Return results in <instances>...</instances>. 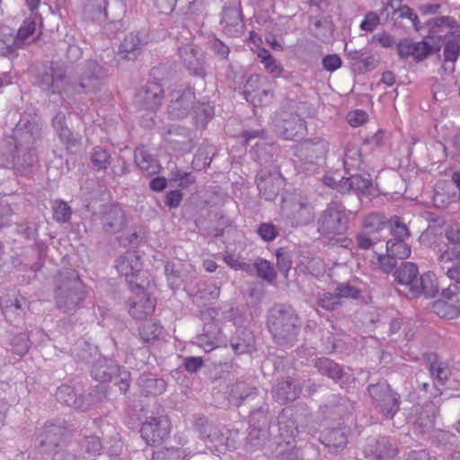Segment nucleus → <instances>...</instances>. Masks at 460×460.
Masks as SVG:
<instances>
[{"instance_id":"nucleus-1","label":"nucleus","mask_w":460,"mask_h":460,"mask_svg":"<svg viewBox=\"0 0 460 460\" xmlns=\"http://www.w3.org/2000/svg\"><path fill=\"white\" fill-rule=\"evenodd\" d=\"M41 129L40 118L35 111L23 112L4 141L6 150L0 156V165L21 174L30 173L38 161L33 146L40 139Z\"/></svg>"},{"instance_id":"nucleus-2","label":"nucleus","mask_w":460,"mask_h":460,"mask_svg":"<svg viewBox=\"0 0 460 460\" xmlns=\"http://www.w3.org/2000/svg\"><path fill=\"white\" fill-rule=\"evenodd\" d=\"M38 84L49 93L65 94L67 98L83 93H95L102 84V67L95 61H88L81 68L79 84H72L61 66L51 65L40 75Z\"/></svg>"},{"instance_id":"nucleus-3","label":"nucleus","mask_w":460,"mask_h":460,"mask_svg":"<svg viewBox=\"0 0 460 460\" xmlns=\"http://www.w3.org/2000/svg\"><path fill=\"white\" fill-rule=\"evenodd\" d=\"M268 326L277 344L292 346L299 332L298 317L284 305L273 307L269 314Z\"/></svg>"},{"instance_id":"nucleus-4","label":"nucleus","mask_w":460,"mask_h":460,"mask_svg":"<svg viewBox=\"0 0 460 460\" xmlns=\"http://www.w3.org/2000/svg\"><path fill=\"white\" fill-rule=\"evenodd\" d=\"M282 218L291 226H305L314 218V206L301 190L286 192L280 210Z\"/></svg>"},{"instance_id":"nucleus-5","label":"nucleus","mask_w":460,"mask_h":460,"mask_svg":"<svg viewBox=\"0 0 460 460\" xmlns=\"http://www.w3.org/2000/svg\"><path fill=\"white\" fill-rule=\"evenodd\" d=\"M353 213L338 201L330 202L318 218V232L329 240L343 235Z\"/></svg>"},{"instance_id":"nucleus-6","label":"nucleus","mask_w":460,"mask_h":460,"mask_svg":"<svg viewBox=\"0 0 460 460\" xmlns=\"http://www.w3.org/2000/svg\"><path fill=\"white\" fill-rule=\"evenodd\" d=\"M84 297V287L78 274L73 270L67 271L65 279L56 290L58 306L65 312H70L80 307Z\"/></svg>"},{"instance_id":"nucleus-7","label":"nucleus","mask_w":460,"mask_h":460,"mask_svg":"<svg viewBox=\"0 0 460 460\" xmlns=\"http://www.w3.org/2000/svg\"><path fill=\"white\" fill-rule=\"evenodd\" d=\"M171 429L170 419L159 407L156 412L146 416L140 429L141 438L147 445L157 446L169 438Z\"/></svg>"},{"instance_id":"nucleus-8","label":"nucleus","mask_w":460,"mask_h":460,"mask_svg":"<svg viewBox=\"0 0 460 460\" xmlns=\"http://www.w3.org/2000/svg\"><path fill=\"white\" fill-rule=\"evenodd\" d=\"M367 390L381 413L386 419H393L400 409V395L385 382L371 385Z\"/></svg>"},{"instance_id":"nucleus-9","label":"nucleus","mask_w":460,"mask_h":460,"mask_svg":"<svg viewBox=\"0 0 460 460\" xmlns=\"http://www.w3.org/2000/svg\"><path fill=\"white\" fill-rule=\"evenodd\" d=\"M146 283L143 281L134 284L129 280V288L135 296L129 302V314L137 319H143L151 314L155 307V300L146 290Z\"/></svg>"},{"instance_id":"nucleus-10","label":"nucleus","mask_w":460,"mask_h":460,"mask_svg":"<svg viewBox=\"0 0 460 460\" xmlns=\"http://www.w3.org/2000/svg\"><path fill=\"white\" fill-rule=\"evenodd\" d=\"M244 99L252 105H267L273 98L270 82L266 76L252 75L243 92Z\"/></svg>"},{"instance_id":"nucleus-11","label":"nucleus","mask_w":460,"mask_h":460,"mask_svg":"<svg viewBox=\"0 0 460 460\" xmlns=\"http://www.w3.org/2000/svg\"><path fill=\"white\" fill-rule=\"evenodd\" d=\"M275 132L287 140H297L305 133L306 127L299 115L281 112L274 119Z\"/></svg>"},{"instance_id":"nucleus-12","label":"nucleus","mask_w":460,"mask_h":460,"mask_svg":"<svg viewBox=\"0 0 460 460\" xmlns=\"http://www.w3.org/2000/svg\"><path fill=\"white\" fill-rule=\"evenodd\" d=\"M116 269L128 283L129 280L134 284L143 281L144 284L146 283V288L150 287V281L146 278L147 273L142 270V261L136 252H128L119 256L116 262Z\"/></svg>"},{"instance_id":"nucleus-13","label":"nucleus","mask_w":460,"mask_h":460,"mask_svg":"<svg viewBox=\"0 0 460 460\" xmlns=\"http://www.w3.org/2000/svg\"><path fill=\"white\" fill-rule=\"evenodd\" d=\"M225 6L221 17L222 31L230 37L240 36L244 29L241 13V0H222Z\"/></svg>"},{"instance_id":"nucleus-14","label":"nucleus","mask_w":460,"mask_h":460,"mask_svg":"<svg viewBox=\"0 0 460 460\" xmlns=\"http://www.w3.org/2000/svg\"><path fill=\"white\" fill-rule=\"evenodd\" d=\"M67 433V428L59 420H50L39 429L36 439L42 452L48 453L58 447Z\"/></svg>"},{"instance_id":"nucleus-15","label":"nucleus","mask_w":460,"mask_h":460,"mask_svg":"<svg viewBox=\"0 0 460 460\" xmlns=\"http://www.w3.org/2000/svg\"><path fill=\"white\" fill-rule=\"evenodd\" d=\"M195 100V93L190 88L176 89L171 93L168 113L172 119L185 117Z\"/></svg>"},{"instance_id":"nucleus-16","label":"nucleus","mask_w":460,"mask_h":460,"mask_svg":"<svg viewBox=\"0 0 460 460\" xmlns=\"http://www.w3.org/2000/svg\"><path fill=\"white\" fill-rule=\"evenodd\" d=\"M36 29V22L33 19L27 18L18 30L17 35L12 44L5 41H0L1 54L9 58H13L16 55V50L22 48L26 40L31 36Z\"/></svg>"},{"instance_id":"nucleus-17","label":"nucleus","mask_w":460,"mask_h":460,"mask_svg":"<svg viewBox=\"0 0 460 460\" xmlns=\"http://www.w3.org/2000/svg\"><path fill=\"white\" fill-rule=\"evenodd\" d=\"M397 53L402 59L412 58L415 61L424 60L431 53V46L425 40L414 42L402 39L396 44Z\"/></svg>"},{"instance_id":"nucleus-18","label":"nucleus","mask_w":460,"mask_h":460,"mask_svg":"<svg viewBox=\"0 0 460 460\" xmlns=\"http://www.w3.org/2000/svg\"><path fill=\"white\" fill-rule=\"evenodd\" d=\"M117 372H119L121 380L119 390L122 393H126L129 387V374L127 371L121 370L119 367L112 366L111 364L108 365L107 360H105L104 365L101 362L94 364L92 369L93 378L103 383L111 379L113 375Z\"/></svg>"},{"instance_id":"nucleus-19","label":"nucleus","mask_w":460,"mask_h":460,"mask_svg":"<svg viewBox=\"0 0 460 460\" xmlns=\"http://www.w3.org/2000/svg\"><path fill=\"white\" fill-rule=\"evenodd\" d=\"M164 90L156 82H148L137 94L136 102L146 110H154L161 104Z\"/></svg>"},{"instance_id":"nucleus-20","label":"nucleus","mask_w":460,"mask_h":460,"mask_svg":"<svg viewBox=\"0 0 460 460\" xmlns=\"http://www.w3.org/2000/svg\"><path fill=\"white\" fill-rule=\"evenodd\" d=\"M364 453L378 460H385L396 454V448L387 438H370L364 447Z\"/></svg>"},{"instance_id":"nucleus-21","label":"nucleus","mask_w":460,"mask_h":460,"mask_svg":"<svg viewBox=\"0 0 460 460\" xmlns=\"http://www.w3.org/2000/svg\"><path fill=\"white\" fill-rule=\"evenodd\" d=\"M56 397L59 402L81 411L88 410L93 402L91 394L88 398L78 397L75 389L68 385L59 386L56 392Z\"/></svg>"},{"instance_id":"nucleus-22","label":"nucleus","mask_w":460,"mask_h":460,"mask_svg":"<svg viewBox=\"0 0 460 460\" xmlns=\"http://www.w3.org/2000/svg\"><path fill=\"white\" fill-rule=\"evenodd\" d=\"M179 54L187 69L192 75L202 78L205 76L202 55L199 54L192 46L186 45L184 47H181L179 49Z\"/></svg>"},{"instance_id":"nucleus-23","label":"nucleus","mask_w":460,"mask_h":460,"mask_svg":"<svg viewBox=\"0 0 460 460\" xmlns=\"http://www.w3.org/2000/svg\"><path fill=\"white\" fill-rule=\"evenodd\" d=\"M179 54L187 69L192 75L202 78L205 76L202 55L199 54L192 46L186 45L184 47H181L179 49Z\"/></svg>"},{"instance_id":"nucleus-24","label":"nucleus","mask_w":460,"mask_h":460,"mask_svg":"<svg viewBox=\"0 0 460 460\" xmlns=\"http://www.w3.org/2000/svg\"><path fill=\"white\" fill-rule=\"evenodd\" d=\"M256 181L260 194L266 200L274 199L283 186V179L279 175L264 176L261 172Z\"/></svg>"},{"instance_id":"nucleus-25","label":"nucleus","mask_w":460,"mask_h":460,"mask_svg":"<svg viewBox=\"0 0 460 460\" xmlns=\"http://www.w3.org/2000/svg\"><path fill=\"white\" fill-rule=\"evenodd\" d=\"M438 282L435 273L428 271L424 273L414 285L411 286L413 296L424 295L427 297H433L438 293Z\"/></svg>"},{"instance_id":"nucleus-26","label":"nucleus","mask_w":460,"mask_h":460,"mask_svg":"<svg viewBox=\"0 0 460 460\" xmlns=\"http://www.w3.org/2000/svg\"><path fill=\"white\" fill-rule=\"evenodd\" d=\"M200 433L203 438L211 444L208 447L210 448L214 447L215 451L221 453L223 450L229 448L228 438L218 427L207 423L202 427Z\"/></svg>"},{"instance_id":"nucleus-27","label":"nucleus","mask_w":460,"mask_h":460,"mask_svg":"<svg viewBox=\"0 0 460 460\" xmlns=\"http://www.w3.org/2000/svg\"><path fill=\"white\" fill-rule=\"evenodd\" d=\"M52 127L58 136L60 141L67 147L75 146L80 137L74 135L66 122V115L58 111L52 119Z\"/></svg>"},{"instance_id":"nucleus-28","label":"nucleus","mask_w":460,"mask_h":460,"mask_svg":"<svg viewBox=\"0 0 460 460\" xmlns=\"http://www.w3.org/2000/svg\"><path fill=\"white\" fill-rule=\"evenodd\" d=\"M371 186V180L358 173L349 177H342L338 183L337 190L345 193L353 191L363 193Z\"/></svg>"},{"instance_id":"nucleus-29","label":"nucleus","mask_w":460,"mask_h":460,"mask_svg":"<svg viewBox=\"0 0 460 460\" xmlns=\"http://www.w3.org/2000/svg\"><path fill=\"white\" fill-rule=\"evenodd\" d=\"M301 392L300 386L294 385L291 380L279 383L272 391L273 397L279 403L295 401Z\"/></svg>"},{"instance_id":"nucleus-30","label":"nucleus","mask_w":460,"mask_h":460,"mask_svg":"<svg viewBox=\"0 0 460 460\" xmlns=\"http://www.w3.org/2000/svg\"><path fill=\"white\" fill-rule=\"evenodd\" d=\"M321 442L330 449V451H338L343 449L348 443L347 433L341 429H332L323 431L320 436Z\"/></svg>"},{"instance_id":"nucleus-31","label":"nucleus","mask_w":460,"mask_h":460,"mask_svg":"<svg viewBox=\"0 0 460 460\" xmlns=\"http://www.w3.org/2000/svg\"><path fill=\"white\" fill-rule=\"evenodd\" d=\"M211 328L212 325L210 323H206L204 326L205 332L196 338L195 343L203 349L205 352H209L225 344L226 340V337L223 336L221 331H218L216 335L210 337L209 332Z\"/></svg>"},{"instance_id":"nucleus-32","label":"nucleus","mask_w":460,"mask_h":460,"mask_svg":"<svg viewBox=\"0 0 460 460\" xmlns=\"http://www.w3.org/2000/svg\"><path fill=\"white\" fill-rule=\"evenodd\" d=\"M107 0H84L83 15L87 20L102 21L107 18Z\"/></svg>"},{"instance_id":"nucleus-33","label":"nucleus","mask_w":460,"mask_h":460,"mask_svg":"<svg viewBox=\"0 0 460 460\" xmlns=\"http://www.w3.org/2000/svg\"><path fill=\"white\" fill-rule=\"evenodd\" d=\"M230 343L236 354L249 353L254 348V336L247 329L237 330L236 335L231 339Z\"/></svg>"},{"instance_id":"nucleus-34","label":"nucleus","mask_w":460,"mask_h":460,"mask_svg":"<svg viewBox=\"0 0 460 460\" xmlns=\"http://www.w3.org/2000/svg\"><path fill=\"white\" fill-rule=\"evenodd\" d=\"M143 42L137 33L130 32L124 38L119 46V54L122 58L131 60L140 53Z\"/></svg>"},{"instance_id":"nucleus-35","label":"nucleus","mask_w":460,"mask_h":460,"mask_svg":"<svg viewBox=\"0 0 460 460\" xmlns=\"http://www.w3.org/2000/svg\"><path fill=\"white\" fill-rule=\"evenodd\" d=\"M125 224L124 211L118 206H112L103 217V228L106 232H119Z\"/></svg>"},{"instance_id":"nucleus-36","label":"nucleus","mask_w":460,"mask_h":460,"mask_svg":"<svg viewBox=\"0 0 460 460\" xmlns=\"http://www.w3.org/2000/svg\"><path fill=\"white\" fill-rule=\"evenodd\" d=\"M395 279L398 283L409 287L411 292V286L415 284L418 279V268L415 263H402L394 272Z\"/></svg>"},{"instance_id":"nucleus-37","label":"nucleus","mask_w":460,"mask_h":460,"mask_svg":"<svg viewBox=\"0 0 460 460\" xmlns=\"http://www.w3.org/2000/svg\"><path fill=\"white\" fill-rule=\"evenodd\" d=\"M135 161L138 168L147 174H155L158 172L159 165L156 161L144 147L135 150Z\"/></svg>"},{"instance_id":"nucleus-38","label":"nucleus","mask_w":460,"mask_h":460,"mask_svg":"<svg viewBox=\"0 0 460 460\" xmlns=\"http://www.w3.org/2000/svg\"><path fill=\"white\" fill-rule=\"evenodd\" d=\"M138 385L146 394L158 395L165 391L166 384L164 379L154 377L152 375H141Z\"/></svg>"},{"instance_id":"nucleus-39","label":"nucleus","mask_w":460,"mask_h":460,"mask_svg":"<svg viewBox=\"0 0 460 460\" xmlns=\"http://www.w3.org/2000/svg\"><path fill=\"white\" fill-rule=\"evenodd\" d=\"M257 56L263 65L265 70L272 75V77H280L284 69L279 62L273 58L270 51L266 49H260Z\"/></svg>"},{"instance_id":"nucleus-40","label":"nucleus","mask_w":460,"mask_h":460,"mask_svg":"<svg viewBox=\"0 0 460 460\" xmlns=\"http://www.w3.org/2000/svg\"><path fill=\"white\" fill-rule=\"evenodd\" d=\"M302 149L308 153L306 159L310 163H314V160H318L323 157L328 150V142L324 139H319L316 142H305L302 145Z\"/></svg>"},{"instance_id":"nucleus-41","label":"nucleus","mask_w":460,"mask_h":460,"mask_svg":"<svg viewBox=\"0 0 460 460\" xmlns=\"http://www.w3.org/2000/svg\"><path fill=\"white\" fill-rule=\"evenodd\" d=\"M314 367L318 369L320 374L327 376L335 381L342 376L341 367L330 358H318L314 363Z\"/></svg>"},{"instance_id":"nucleus-42","label":"nucleus","mask_w":460,"mask_h":460,"mask_svg":"<svg viewBox=\"0 0 460 460\" xmlns=\"http://www.w3.org/2000/svg\"><path fill=\"white\" fill-rule=\"evenodd\" d=\"M343 164L348 172L354 170H363L361 153L357 146H349L346 148Z\"/></svg>"},{"instance_id":"nucleus-43","label":"nucleus","mask_w":460,"mask_h":460,"mask_svg":"<svg viewBox=\"0 0 460 460\" xmlns=\"http://www.w3.org/2000/svg\"><path fill=\"white\" fill-rule=\"evenodd\" d=\"M446 274L448 279L455 283H452L447 288L442 289V296L446 299L451 300L459 293L458 284H460V266L455 265L448 268Z\"/></svg>"},{"instance_id":"nucleus-44","label":"nucleus","mask_w":460,"mask_h":460,"mask_svg":"<svg viewBox=\"0 0 460 460\" xmlns=\"http://www.w3.org/2000/svg\"><path fill=\"white\" fill-rule=\"evenodd\" d=\"M194 119L197 128H205L214 115V107L208 102H199L194 108Z\"/></svg>"},{"instance_id":"nucleus-45","label":"nucleus","mask_w":460,"mask_h":460,"mask_svg":"<svg viewBox=\"0 0 460 460\" xmlns=\"http://www.w3.org/2000/svg\"><path fill=\"white\" fill-rule=\"evenodd\" d=\"M386 252L391 257H396L399 260H405L411 255V247L405 241L388 240L386 243Z\"/></svg>"},{"instance_id":"nucleus-46","label":"nucleus","mask_w":460,"mask_h":460,"mask_svg":"<svg viewBox=\"0 0 460 460\" xmlns=\"http://www.w3.org/2000/svg\"><path fill=\"white\" fill-rule=\"evenodd\" d=\"M269 438V430L265 426L263 428L256 429L254 424H252V429L250 430L249 435L247 437V447L251 449L262 447L265 446L266 441Z\"/></svg>"},{"instance_id":"nucleus-47","label":"nucleus","mask_w":460,"mask_h":460,"mask_svg":"<svg viewBox=\"0 0 460 460\" xmlns=\"http://www.w3.org/2000/svg\"><path fill=\"white\" fill-rule=\"evenodd\" d=\"M111 160L110 152L102 146H96L91 153V163L96 170H105Z\"/></svg>"},{"instance_id":"nucleus-48","label":"nucleus","mask_w":460,"mask_h":460,"mask_svg":"<svg viewBox=\"0 0 460 460\" xmlns=\"http://www.w3.org/2000/svg\"><path fill=\"white\" fill-rule=\"evenodd\" d=\"M162 332L163 327L157 322H146L139 329L140 337L146 342L159 339Z\"/></svg>"},{"instance_id":"nucleus-49","label":"nucleus","mask_w":460,"mask_h":460,"mask_svg":"<svg viewBox=\"0 0 460 460\" xmlns=\"http://www.w3.org/2000/svg\"><path fill=\"white\" fill-rule=\"evenodd\" d=\"M429 372L431 376L441 384H443L451 375V369L448 364L438 358L431 361Z\"/></svg>"},{"instance_id":"nucleus-50","label":"nucleus","mask_w":460,"mask_h":460,"mask_svg":"<svg viewBox=\"0 0 460 460\" xmlns=\"http://www.w3.org/2000/svg\"><path fill=\"white\" fill-rule=\"evenodd\" d=\"M456 302L457 305L455 308L446 302L437 301L433 304V311L441 318L454 319L460 314V298H457Z\"/></svg>"},{"instance_id":"nucleus-51","label":"nucleus","mask_w":460,"mask_h":460,"mask_svg":"<svg viewBox=\"0 0 460 460\" xmlns=\"http://www.w3.org/2000/svg\"><path fill=\"white\" fill-rule=\"evenodd\" d=\"M257 394L256 389L247 386L244 384L237 385L231 393L230 401L239 406L244 400L254 398Z\"/></svg>"},{"instance_id":"nucleus-52","label":"nucleus","mask_w":460,"mask_h":460,"mask_svg":"<svg viewBox=\"0 0 460 460\" xmlns=\"http://www.w3.org/2000/svg\"><path fill=\"white\" fill-rule=\"evenodd\" d=\"M460 55V45L457 41L450 40H447L443 49V56L445 63L451 64V69H455V63Z\"/></svg>"},{"instance_id":"nucleus-53","label":"nucleus","mask_w":460,"mask_h":460,"mask_svg":"<svg viewBox=\"0 0 460 460\" xmlns=\"http://www.w3.org/2000/svg\"><path fill=\"white\" fill-rule=\"evenodd\" d=\"M53 217L59 223H66L70 220L72 211L68 204L63 200H56L53 204Z\"/></svg>"},{"instance_id":"nucleus-54","label":"nucleus","mask_w":460,"mask_h":460,"mask_svg":"<svg viewBox=\"0 0 460 460\" xmlns=\"http://www.w3.org/2000/svg\"><path fill=\"white\" fill-rule=\"evenodd\" d=\"M255 268L260 278L270 283L275 279V270L272 264L267 260L258 259L255 262Z\"/></svg>"},{"instance_id":"nucleus-55","label":"nucleus","mask_w":460,"mask_h":460,"mask_svg":"<svg viewBox=\"0 0 460 460\" xmlns=\"http://www.w3.org/2000/svg\"><path fill=\"white\" fill-rule=\"evenodd\" d=\"M183 456V451L180 448L164 447L155 451L152 460H181Z\"/></svg>"},{"instance_id":"nucleus-56","label":"nucleus","mask_w":460,"mask_h":460,"mask_svg":"<svg viewBox=\"0 0 460 460\" xmlns=\"http://www.w3.org/2000/svg\"><path fill=\"white\" fill-rule=\"evenodd\" d=\"M395 259L396 257H391L387 253V255H382L376 253L372 259V264L379 268L384 272H390L393 270L396 265Z\"/></svg>"},{"instance_id":"nucleus-57","label":"nucleus","mask_w":460,"mask_h":460,"mask_svg":"<svg viewBox=\"0 0 460 460\" xmlns=\"http://www.w3.org/2000/svg\"><path fill=\"white\" fill-rule=\"evenodd\" d=\"M12 346L15 354L23 356L29 351L31 341L27 334L20 333L13 337Z\"/></svg>"},{"instance_id":"nucleus-58","label":"nucleus","mask_w":460,"mask_h":460,"mask_svg":"<svg viewBox=\"0 0 460 460\" xmlns=\"http://www.w3.org/2000/svg\"><path fill=\"white\" fill-rule=\"evenodd\" d=\"M385 225V221L383 217L377 213H372L366 217L363 226L365 230H367L371 233L380 231Z\"/></svg>"},{"instance_id":"nucleus-59","label":"nucleus","mask_w":460,"mask_h":460,"mask_svg":"<svg viewBox=\"0 0 460 460\" xmlns=\"http://www.w3.org/2000/svg\"><path fill=\"white\" fill-rule=\"evenodd\" d=\"M257 233L265 242H271L278 236V229L272 223L261 224Z\"/></svg>"},{"instance_id":"nucleus-60","label":"nucleus","mask_w":460,"mask_h":460,"mask_svg":"<svg viewBox=\"0 0 460 460\" xmlns=\"http://www.w3.org/2000/svg\"><path fill=\"white\" fill-rule=\"evenodd\" d=\"M391 234L393 238L391 240L394 241H401L407 239L409 237V230L406 227V226L399 221L398 218H396L391 227Z\"/></svg>"},{"instance_id":"nucleus-61","label":"nucleus","mask_w":460,"mask_h":460,"mask_svg":"<svg viewBox=\"0 0 460 460\" xmlns=\"http://www.w3.org/2000/svg\"><path fill=\"white\" fill-rule=\"evenodd\" d=\"M339 303L340 299L337 294L323 293L318 298V305L325 310H333Z\"/></svg>"},{"instance_id":"nucleus-62","label":"nucleus","mask_w":460,"mask_h":460,"mask_svg":"<svg viewBox=\"0 0 460 460\" xmlns=\"http://www.w3.org/2000/svg\"><path fill=\"white\" fill-rule=\"evenodd\" d=\"M85 451L91 455L100 454L102 449V444L96 436L86 437L82 444Z\"/></svg>"},{"instance_id":"nucleus-63","label":"nucleus","mask_w":460,"mask_h":460,"mask_svg":"<svg viewBox=\"0 0 460 460\" xmlns=\"http://www.w3.org/2000/svg\"><path fill=\"white\" fill-rule=\"evenodd\" d=\"M380 17L375 12L367 13L360 23V29L366 31H373L379 24Z\"/></svg>"},{"instance_id":"nucleus-64","label":"nucleus","mask_w":460,"mask_h":460,"mask_svg":"<svg viewBox=\"0 0 460 460\" xmlns=\"http://www.w3.org/2000/svg\"><path fill=\"white\" fill-rule=\"evenodd\" d=\"M368 115L362 110H356L349 112L347 116L348 122L351 127H359L367 120Z\"/></svg>"}]
</instances>
